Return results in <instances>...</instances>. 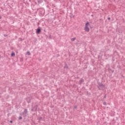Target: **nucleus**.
I'll return each mask as SVG.
<instances>
[{
    "label": "nucleus",
    "instance_id": "1",
    "mask_svg": "<svg viewBox=\"0 0 125 125\" xmlns=\"http://www.w3.org/2000/svg\"><path fill=\"white\" fill-rule=\"evenodd\" d=\"M88 25H89V22L87 21L84 27V30L85 32H89V28H88Z\"/></svg>",
    "mask_w": 125,
    "mask_h": 125
},
{
    "label": "nucleus",
    "instance_id": "2",
    "mask_svg": "<svg viewBox=\"0 0 125 125\" xmlns=\"http://www.w3.org/2000/svg\"><path fill=\"white\" fill-rule=\"evenodd\" d=\"M98 83L99 85V86L98 87L99 89H100V88H104V85L102 83H101L100 82H98Z\"/></svg>",
    "mask_w": 125,
    "mask_h": 125
},
{
    "label": "nucleus",
    "instance_id": "3",
    "mask_svg": "<svg viewBox=\"0 0 125 125\" xmlns=\"http://www.w3.org/2000/svg\"><path fill=\"white\" fill-rule=\"evenodd\" d=\"M28 113V111L27 109H25L24 111L22 112V115H23L24 117H26L27 116Z\"/></svg>",
    "mask_w": 125,
    "mask_h": 125
},
{
    "label": "nucleus",
    "instance_id": "4",
    "mask_svg": "<svg viewBox=\"0 0 125 125\" xmlns=\"http://www.w3.org/2000/svg\"><path fill=\"white\" fill-rule=\"evenodd\" d=\"M38 110V105H36L32 109L31 111H36Z\"/></svg>",
    "mask_w": 125,
    "mask_h": 125
},
{
    "label": "nucleus",
    "instance_id": "5",
    "mask_svg": "<svg viewBox=\"0 0 125 125\" xmlns=\"http://www.w3.org/2000/svg\"><path fill=\"white\" fill-rule=\"evenodd\" d=\"M41 33V29L38 28L36 31V34H40Z\"/></svg>",
    "mask_w": 125,
    "mask_h": 125
},
{
    "label": "nucleus",
    "instance_id": "6",
    "mask_svg": "<svg viewBox=\"0 0 125 125\" xmlns=\"http://www.w3.org/2000/svg\"><path fill=\"white\" fill-rule=\"evenodd\" d=\"M80 84H82L83 82H84V80L83 79H81L80 80Z\"/></svg>",
    "mask_w": 125,
    "mask_h": 125
},
{
    "label": "nucleus",
    "instance_id": "7",
    "mask_svg": "<svg viewBox=\"0 0 125 125\" xmlns=\"http://www.w3.org/2000/svg\"><path fill=\"white\" fill-rule=\"evenodd\" d=\"M75 40H76V38H72V39H71L72 42H75Z\"/></svg>",
    "mask_w": 125,
    "mask_h": 125
},
{
    "label": "nucleus",
    "instance_id": "8",
    "mask_svg": "<svg viewBox=\"0 0 125 125\" xmlns=\"http://www.w3.org/2000/svg\"><path fill=\"white\" fill-rule=\"evenodd\" d=\"M38 120H39V121H41V120H42V117H39Z\"/></svg>",
    "mask_w": 125,
    "mask_h": 125
},
{
    "label": "nucleus",
    "instance_id": "9",
    "mask_svg": "<svg viewBox=\"0 0 125 125\" xmlns=\"http://www.w3.org/2000/svg\"><path fill=\"white\" fill-rule=\"evenodd\" d=\"M11 56H15V53H12L11 54Z\"/></svg>",
    "mask_w": 125,
    "mask_h": 125
},
{
    "label": "nucleus",
    "instance_id": "10",
    "mask_svg": "<svg viewBox=\"0 0 125 125\" xmlns=\"http://www.w3.org/2000/svg\"><path fill=\"white\" fill-rule=\"evenodd\" d=\"M19 120H22V116H20L19 118Z\"/></svg>",
    "mask_w": 125,
    "mask_h": 125
},
{
    "label": "nucleus",
    "instance_id": "11",
    "mask_svg": "<svg viewBox=\"0 0 125 125\" xmlns=\"http://www.w3.org/2000/svg\"><path fill=\"white\" fill-rule=\"evenodd\" d=\"M104 105H107V103L106 102H104L103 103Z\"/></svg>",
    "mask_w": 125,
    "mask_h": 125
},
{
    "label": "nucleus",
    "instance_id": "12",
    "mask_svg": "<svg viewBox=\"0 0 125 125\" xmlns=\"http://www.w3.org/2000/svg\"><path fill=\"white\" fill-rule=\"evenodd\" d=\"M27 54L28 55H30V52H27Z\"/></svg>",
    "mask_w": 125,
    "mask_h": 125
},
{
    "label": "nucleus",
    "instance_id": "13",
    "mask_svg": "<svg viewBox=\"0 0 125 125\" xmlns=\"http://www.w3.org/2000/svg\"><path fill=\"white\" fill-rule=\"evenodd\" d=\"M108 20H111V18H108Z\"/></svg>",
    "mask_w": 125,
    "mask_h": 125
},
{
    "label": "nucleus",
    "instance_id": "14",
    "mask_svg": "<svg viewBox=\"0 0 125 125\" xmlns=\"http://www.w3.org/2000/svg\"><path fill=\"white\" fill-rule=\"evenodd\" d=\"M10 123H11V124H12V121H10Z\"/></svg>",
    "mask_w": 125,
    "mask_h": 125
},
{
    "label": "nucleus",
    "instance_id": "15",
    "mask_svg": "<svg viewBox=\"0 0 125 125\" xmlns=\"http://www.w3.org/2000/svg\"><path fill=\"white\" fill-rule=\"evenodd\" d=\"M64 68H68V67H67V66H64Z\"/></svg>",
    "mask_w": 125,
    "mask_h": 125
},
{
    "label": "nucleus",
    "instance_id": "16",
    "mask_svg": "<svg viewBox=\"0 0 125 125\" xmlns=\"http://www.w3.org/2000/svg\"><path fill=\"white\" fill-rule=\"evenodd\" d=\"M4 37H6V36H7V35H4Z\"/></svg>",
    "mask_w": 125,
    "mask_h": 125
},
{
    "label": "nucleus",
    "instance_id": "17",
    "mask_svg": "<svg viewBox=\"0 0 125 125\" xmlns=\"http://www.w3.org/2000/svg\"><path fill=\"white\" fill-rule=\"evenodd\" d=\"M30 102H31L30 101L28 102V103H30Z\"/></svg>",
    "mask_w": 125,
    "mask_h": 125
},
{
    "label": "nucleus",
    "instance_id": "18",
    "mask_svg": "<svg viewBox=\"0 0 125 125\" xmlns=\"http://www.w3.org/2000/svg\"><path fill=\"white\" fill-rule=\"evenodd\" d=\"M74 108H77V106H75Z\"/></svg>",
    "mask_w": 125,
    "mask_h": 125
},
{
    "label": "nucleus",
    "instance_id": "19",
    "mask_svg": "<svg viewBox=\"0 0 125 125\" xmlns=\"http://www.w3.org/2000/svg\"><path fill=\"white\" fill-rule=\"evenodd\" d=\"M0 58H1V57H0Z\"/></svg>",
    "mask_w": 125,
    "mask_h": 125
},
{
    "label": "nucleus",
    "instance_id": "20",
    "mask_svg": "<svg viewBox=\"0 0 125 125\" xmlns=\"http://www.w3.org/2000/svg\"><path fill=\"white\" fill-rule=\"evenodd\" d=\"M0 18H1V17H0Z\"/></svg>",
    "mask_w": 125,
    "mask_h": 125
}]
</instances>
